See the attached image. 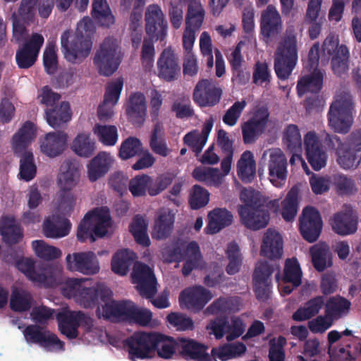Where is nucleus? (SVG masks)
I'll list each match as a JSON object with an SVG mask.
<instances>
[{"mask_svg": "<svg viewBox=\"0 0 361 361\" xmlns=\"http://www.w3.org/2000/svg\"><path fill=\"white\" fill-rule=\"evenodd\" d=\"M95 32V26L90 17H85L77 25L74 35L72 31H64L61 37V51L65 59L73 63H80L90 54Z\"/></svg>", "mask_w": 361, "mask_h": 361, "instance_id": "1", "label": "nucleus"}, {"mask_svg": "<svg viewBox=\"0 0 361 361\" xmlns=\"http://www.w3.org/2000/svg\"><path fill=\"white\" fill-rule=\"evenodd\" d=\"M240 199L243 202V204L238 207L242 225L251 231H259L267 227L270 214L260 192L255 190L244 189L240 192Z\"/></svg>", "mask_w": 361, "mask_h": 361, "instance_id": "2", "label": "nucleus"}, {"mask_svg": "<svg viewBox=\"0 0 361 361\" xmlns=\"http://www.w3.org/2000/svg\"><path fill=\"white\" fill-rule=\"evenodd\" d=\"M326 146L335 149L338 165L344 169L356 168L361 161V129L352 132L343 142L340 137L326 134Z\"/></svg>", "mask_w": 361, "mask_h": 361, "instance_id": "3", "label": "nucleus"}, {"mask_svg": "<svg viewBox=\"0 0 361 361\" xmlns=\"http://www.w3.org/2000/svg\"><path fill=\"white\" fill-rule=\"evenodd\" d=\"M92 284V280L88 278L68 279L65 282L63 292L85 308H97L103 299L104 290L109 288L104 284H97L96 286Z\"/></svg>", "mask_w": 361, "mask_h": 361, "instance_id": "4", "label": "nucleus"}, {"mask_svg": "<svg viewBox=\"0 0 361 361\" xmlns=\"http://www.w3.org/2000/svg\"><path fill=\"white\" fill-rule=\"evenodd\" d=\"M111 216L108 208H95L88 212L80 221L77 231L79 241L85 242L90 240L91 243L96 238L104 237L111 224Z\"/></svg>", "mask_w": 361, "mask_h": 361, "instance_id": "5", "label": "nucleus"}, {"mask_svg": "<svg viewBox=\"0 0 361 361\" xmlns=\"http://www.w3.org/2000/svg\"><path fill=\"white\" fill-rule=\"evenodd\" d=\"M296 36L287 33L279 42L274 54V68L276 76L287 80L296 66L298 59Z\"/></svg>", "mask_w": 361, "mask_h": 361, "instance_id": "6", "label": "nucleus"}, {"mask_svg": "<svg viewBox=\"0 0 361 361\" xmlns=\"http://www.w3.org/2000/svg\"><path fill=\"white\" fill-rule=\"evenodd\" d=\"M354 102L349 92H342L337 94L328 112V121L334 132L345 134L350 130L353 122Z\"/></svg>", "mask_w": 361, "mask_h": 361, "instance_id": "7", "label": "nucleus"}, {"mask_svg": "<svg viewBox=\"0 0 361 361\" xmlns=\"http://www.w3.org/2000/svg\"><path fill=\"white\" fill-rule=\"evenodd\" d=\"M121 62V56L118 52L116 41L112 38H106L94 58L99 73L104 76H110L116 71Z\"/></svg>", "mask_w": 361, "mask_h": 361, "instance_id": "8", "label": "nucleus"}, {"mask_svg": "<svg viewBox=\"0 0 361 361\" xmlns=\"http://www.w3.org/2000/svg\"><path fill=\"white\" fill-rule=\"evenodd\" d=\"M269 115V109L265 106H257L253 109L251 116L241 124L244 144H254L264 133Z\"/></svg>", "mask_w": 361, "mask_h": 361, "instance_id": "9", "label": "nucleus"}, {"mask_svg": "<svg viewBox=\"0 0 361 361\" xmlns=\"http://www.w3.org/2000/svg\"><path fill=\"white\" fill-rule=\"evenodd\" d=\"M102 296L103 299L96 310L97 316L111 322H125L130 300H114L109 288L104 290Z\"/></svg>", "mask_w": 361, "mask_h": 361, "instance_id": "10", "label": "nucleus"}, {"mask_svg": "<svg viewBox=\"0 0 361 361\" xmlns=\"http://www.w3.org/2000/svg\"><path fill=\"white\" fill-rule=\"evenodd\" d=\"M156 332L136 331L124 341L132 361L149 358L153 353Z\"/></svg>", "mask_w": 361, "mask_h": 361, "instance_id": "11", "label": "nucleus"}, {"mask_svg": "<svg viewBox=\"0 0 361 361\" xmlns=\"http://www.w3.org/2000/svg\"><path fill=\"white\" fill-rule=\"evenodd\" d=\"M23 334L28 344H36L47 351L63 350L64 343L47 328L38 324H29Z\"/></svg>", "mask_w": 361, "mask_h": 361, "instance_id": "12", "label": "nucleus"}, {"mask_svg": "<svg viewBox=\"0 0 361 361\" xmlns=\"http://www.w3.org/2000/svg\"><path fill=\"white\" fill-rule=\"evenodd\" d=\"M133 283L142 298L151 299L157 293V281L153 270L146 264L137 262L131 274Z\"/></svg>", "mask_w": 361, "mask_h": 361, "instance_id": "13", "label": "nucleus"}, {"mask_svg": "<svg viewBox=\"0 0 361 361\" xmlns=\"http://www.w3.org/2000/svg\"><path fill=\"white\" fill-rule=\"evenodd\" d=\"M145 32L149 38L155 41H164L167 36L168 23L164 14L158 4L147 6L145 15Z\"/></svg>", "mask_w": 361, "mask_h": 361, "instance_id": "14", "label": "nucleus"}, {"mask_svg": "<svg viewBox=\"0 0 361 361\" xmlns=\"http://www.w3.org/2000/svg\"><path fill=\"white\" fill-rule=\"evenodd\" d=\"M299 221V230L302 238L310 243L317 241L323 226L319 211L314 207H306L302 210Z\"/></svg>", "mask_w": 361, "mask_h": 361, "instance_id": "15", "label": "nucleus"}, {"mask_svg": "<svg viewBox=\"0 0 361 361\" xmlns=\"http://www.w3.org/2000/svg\"><path fill=\"white\" fill-rule=\"evenodd\" d=\"M221 95V88L212 80L201 79L194 88L192 99L200 107H212L219 102Z\"/></svg>", "mask_w": 361, "mask_h": 361, "instance_id": "16", "label": "nucleus"}, {"mask_svg": "<svg viewBox=\"0 0 361 361\" xmlns=\"http://www.w3.org/2000/svg\"><path fill=\"white\" fill-rule=\"evenodd\" d=\"M158 77L166 81L178 79L181 73L179 59L171 47L165 48L160 54L157 62Z\"/></svg>", "mask_w": 361, "mask_h": 361, "instance_id": "17", "label": "nucleus"}, {"mask_svg": "<svg viewBox=\"0 0 361 361\" xmlns=\"http://www.w3.org/2000/svg\"><path fill=\"white\" fill-rule=\"evenodd\" d=\"M56 318L61 334L70 340L75 339L78 336V327L80 324H92L91 318L80 311L60 312L57 314Z\"/></svg>", "mask_w": 361, "mask_h": 361, "instance_id": "18", "label": "nucleus"}, {"mask_svg": "<svg viewBox=\"0 0 361 361\" xmlns=\"http://www.w3.org/2000/svg\"><path fill=\"white\" fill-rule=\"evenodd\" d=\"M44 39L41 34L33 33L16 54V61L18 68L27 69L32 66L37 58Z\"/></svg>", "mask_w": 361, "mask_h": 361, "instance_id": "19", "label": "nucleus"}, {"mask_svg": "<svg viewBox=\"0 0 361 361\" xmlns=\"http://www.w3.org/2000/svg\"><path fill=\"white\" fill-rule=\"evenodd\" d=\"M67 269L92 275L99 272V266L96 255L92 251L68 254L66 257Z\"/></svg>", "mask_w": 361, "mask_h": 361, "instance_id": "20", "label": "nucleus"}, {"mask_svg": "<svg viewBox=\"0 0 361 361\" xmlns=\"http://www.w3.org/2000/svg\"><path fill=\"white\" fill-rule=\"evenodd\" d=\"M273 268L267 262H260L253 273V286L256 298L259 300L266 301L269 298L271 283L270 276Z\"/></svg>", "mask_w": 361, "mask_h": 361, "instance_id": "21", "label": "nucleus"}, {"mask_svg": "<svg viewBox=\"0 0 361 361\" xmlns=\"http://www.w3.org/2000/svg\"><path fill=\"white\" fill-rule=\"evenodd\" d=\"M283 24L281 16L276 8L269 5L262 12L260 19V31L266 42L276 37L281 32Z\"/></svg>", "mask_w": 361, "mask_h": 361, "instance_id": "22", "label": "nucleus"}, {"mask_svg": "<svg viewBox=\"0 0 361 361\" xmlns=\"http://www.w3.org/2000/svg\"><path fill=\"white\" fill-rule=\"evenodd\" d=\"M307 159L314 171H319L326 164L327 155L322 149L315 132H308L304 137Z\"/></svg>", "mask_w": 361, "mask_h": 361, "instance_id": "23", "label": "nucleus"}, {"mask_svg": "<svg viewBox=\"0 0 361 361\" xmlns=\"http://www.w3.org/2000/svg\"><path fill=\"white\" fill-rule=\"evenodd\" d=\"M212 298L209 290L201 286H193L181 291L179 295L180 302H183L188 309L200 311Z\"/></svg>", "mask_w": 361, "mask_h": 361, "instance_id": "24", "label": "nucleus"}, {"mask_svg": "<svg viewBox=\"0 0 361 361\" xmlns=\"http://www.w3.org/2000/svg\"><path fill=\"white\" fill-rule=\"evenodd\" d=\"M178 347V353L188 361H213L206 352L207 347L193 339L179 337Z\"/></svg>", "mask_w": 361, "mask_h": 361, "instance_id": "25", "label": "nucleus"}, {"mask_svg": "<svg viewBox=\"0 0 361 361\" xmlns=\"http://www.w3.org/2000/svg\"><path fill=\"white\" fill-rule=\"evenodd\" d=\"M241 43L239 42L228 56L232 73L231 80L238 85H244L250 79V73L243 68L244 59L241 54Z\"/></svg>", "mask_w": 361, "mask_h": 361, "instance_id": "26", "label": "nucleus"}, {"mask_svg": "<svg viewBox=\"0 0 361 361\" xmlns=\"http://www.w3.org/2000/svg\"><path fill=\"white\" fill-rule=\"evenodd\" d=\"M241 306V299L238 296H221L214 300L204 310L206 315L227 317L237 312Z\"/></svg>", "mask_w": 361, "mask_h": 361, "instance_id": "27", "label": "nucleus"}, {"mask_svg": "<svg viewBox=\"0 0 361 361\" xmlns=\"http://www.w3.org/2000/svg\"><path fill=\"white\" fill-rule=\"evenodd\" d=\"M126 112L133 124L142 126L144 123L147 116V102L143 93L137 92L130 94Z\"/></svg>", "mask_w": 361, "mask_h": 361, "instance_id": "28", "label": "nucleus"}, {"mask_svg": "<svg viewBox=\"0 0 361 361\" xmlns=\"http://www.w3.org/2000/svg\"><path fill=\"white\" fill-rule=\"evenodd\" d=\"M260 255L263 257L279 259L283 255V239L279 232L269 228L263 235Z\"/></svg>", "mask_w": 361, "mask_h": 361, "instance_id": "29", "label": "nucleus"}, {"mask_svg": "<svg viewBox=\"0 0 361 361\" xmlns=\"http://www.w3.org/2000/svg\"><path fill=\"white\" fill-rule=\"evenodd\" d=\"M68 135L63 131L47 133L41 142V151L49 157H56L65 150Z\"/></svg>", "mask_w": 361, "mask_h": 361, "instance_id": "30", "label": "nucleus"}, {"mask_svg": "<svg viewBox=\"0 0 361 361\" xmlns=\"http://www.w3.org/2000/svg\"><path fill=\"white\" fill-rule=\"evenodd\" d=\"M114 159L106 152H99L87 165V175L91 182H95L104 176L109 171Z\"/></svg>", "mask_w": 361, "mask_h": 361, "instance_id": "31", "label": "nucleus"}, {"mask_svg": "<svg viewBox=\"0 0 361 361\" xmlns=\"http://www.w3.org/2000/svg\"><path fill=\"white\" fill-rule=\"evenodd\" d=\"M208 219L209 222L204 228V232L212 235L231 225L233 216L226 208H215L209 212Z\"/></svg>", "mask_w": 361, "mask_h": 361, "instance_id": "32", "label": "nucleus"}, {"mask_svg": "<svg viewBox=\"0 0 361 361\" xmlns=\"http://www.w3.org/2000/svg\"><path fill=\"white\" fill-rule=\"evenodd\" d=\"M331 225L333 231L340 235H348L357 230V219L350 212H338L334 214Z\"/></svg>", "mask_w": 361, "mask_h": 361, "instance_id": "33", "label": "nucleus"}, {"mask_svg": "<svg viewBox=\"0 0 361 361\" xmlns=\"http://www.w3.org/2000/svg\"><path fill=\"white\" fill-rule=\"evenodd\" d=\"M269 174L270 180L276 182L285 181L287 176V160L284 154L279 149L271 152L269 161Z\"/></svg>", "mask_w": 361, "mask_h": 361, "instance_id": "34", "label": "nucleus"}, {"mask_svg": "<svg viewBox=\"0 0 361 361\" xmlns=\"http://www.w3.org/2000/svg\"><path fill=\"white\" fill-rule=\"evenodd\" d=\"M325 73L321 70H314L309 75L301 77L297 83V92L301 97L307 92L319 93L323 86Z\"/></svg>", "mask_w": 361, "mask_h": 361, "instance_id": "35", "label": "nucleus"}, {"mask_svg": "<svg viewBox=\"0 0 361 361\" xmlns=\"http://www.w3.org/2000/svg\"><path fill=\"white\" fill-rule=\"evenodd\" d=\"M45 118L51 127L54 128L63 127L71 119L69 103L62 102L54 107L46 109Z\"/></svg>", "mask_w": 361, "mask_h": 361, "instance_id": "36", "label": "nucleus"}, {"mask_svg": "<svg viewBox=\"0 0 361 361\" xmlns=\"http://www.w3.org/2000/svg\"><path fill=\"white\" fill-rule=\"evenodd\" d=\"M153 353H157L159 357L169 360L179 350V337L174 338L156 332Z\"/></svg>", "mask_w": 361, "mask_h": 361, "instance_id": "37", "label": "nucleus"}, {"mask_svg": "<svg viewBox=\"0 0 361 361\" xmlns=\"http://www.w3.org/2000/svg\"><path fill=\"white\" fill-rule=\"evenodd\" d=\"M62 268L57 264H42L39 267L36 283L44 287H56L62 283Z\"/></svg>", "mask_w": 361, "mask_h": 361, "instance_id": "38", "label": "nucleus"}, {"mask_svg": "<svg viewBox=\"0 0 361 361\" xmlns=\"http://www.w3.org/2000/svg\"><path fill=\"white\" fill-rule=\"evenodd\" d=\"M91 15L100 27L109 28L116 22L106 0H92Z\"/></svg>", "mask_w": 361, "mask_h": 361, "instance_id": "39", "label": "nucleus"}, {"mask_svg": "<svg viewBox=\"0 0 361 361\" xmlns=\"http://www.w3.org/2000/svg\"><path fill=\"white\" fill-rule=\"evenodd\" d=\"M236 171L243 183H249L254 180L256 174V162L252 152L246 150L241 154L237 162Z\"/></svg>", "mask_w": 361, "mask_h": 361, "instance_id": "40", "label": "nucleus"}, {"mask_svg": "<svg viewBox=\"0 0 361 361\" xmlns=\"http://www.w3.org/2000/svg\"><path fill=\"white\" fill-rule=\"evenodd\" d=\"M325 297L317 295L307 300L303 307H299L292 316L294 321L302 322L308 320L320 312L325 306Z\"/></svg>", "mask_w": 361, "mask_h": 361, "instance_id": "41", "label": "nucleus"}, {"mask_svg": "<svg viewBox=\"0 0 361 361\" xmlns=\"http://www.w3.org/2000/svg\"><path fill=\"white\" fill-rule=\"evenodd\" d=\"M351 302L341 295L330 297L325 303L326 316L331 320H338L348 314Z\"/></svg>", "mask_w": 361, "mask_h": 361, "instance_id": "42", "label": "nucleus"}, {"mask_svg": "<svg viewBox=\"0 0 361 361\" xmlns=\"http://www.w3.org/2000/svg\"><path fill=\"white\" fill-rule=\"evenodd\" d=\"M71 230V223L68 219H61L59 216H52L47 219L43 224L45 236L59 238L67 235Z\"/></svg>", "mask_w": 361, "mask_h": 361, "instance_id": "43", "label": "nucleus"}, {"mask_svg": "<svg viewBox=\"0 0 361 361\" xmlns=\"http://www.w3.org/2000/svg\"><path fill=\"white\" fill-rule=\"evenodd\" d=\"M63 171L59 176V185L62 190L71 191L78 183L80 170L73 161H66L62 166Z\"/></svg>", "mask_w": 361, "mask_h": 361, "instance_id": "44", "label": "nucleus"}, {"mask_svg": "<svg viewBox=\"0 0 361 361\" xmlns=\"http://www.w3.org/2000/svg\"><path fill=\"white\" fill-rule=\"evenodd\" d=\"M175 221L174 215L171 212L160 214L154 221V226L152 231V237L155 240H164L171 233Z\"/></svg>", "mask_w": 361, "mask_h": 361, "instance_id": "45", "label": "nucleus"}, {"mask_svg": "<svg viewBox=\"0 0 361 361\" xmlns=\"http://www.w3.org/2000/svg\"><path fill=\"white\" fill-rule=\"evenodd\" d=\"M149 147L154 153L164 157L171 152L164 137L163 125L160 122H157L153 126L149 136Z\"/></svg>", "mask_w": 361, "mask_h": 361, "instance_id": "46", "label": "nucleus"}, {"mask_svg": "<svg viewBox=\"0 0 361 361\" xmlns=\"http://www.w3.org/2000/svg\"><path fill=\"white\" fill-rule=\"evenodd\" d=\"M35 137L34 125L31 121H26L13 137V147L15 152L25 150Z\"/></svg>", "mask_w": 361, "mask_h": 361, "instance_id": "47", "label": "nucleus"}, {"mask_svg": "<svg viewBox=\"0 0 361 361\" xmlns=\"http://www.w3.org/2000/svg\"><path fill=\"white\" fill-rule=\"evenodd\" d=\"M135 255L128 249L121 250L114 254L111 259L112 271L120 276L128 274Z\"/></svg>", "mask_w": 361, "mask_h": 361, "instance_id": "48", "label": "nucleus"}, {"mask_svg": "<svg viewBox=\"0 0 361 361\" xmlns=\"http://www.w3.org/2000/svg\"><path fill=\"white\" fill-rule=\"evenodd\" d=\"M283 141L288 149L293 154L290 161H293V156L302 152V139L298 126L289 124L284 129Z\"/></svg>", "mask_w": 361, "mask_h": 361, "instance_id": "49", "label": "nucleus"}, {"mask_svg": "<svg viewBox=\"0 0 361 361\" xmlns=\"http://www.w3.org/2000/svg\"><path fill=\"white\" fill-rule=\"evenodd\" d=\"M71 149L78 156L89 158L94 154L96 142L89 134L80 133L74 138Z\"/></svg>", "mask_w": 361, "mask_h": 361, "instance_id": "50", "label": "nucleus"}, {"mask_svg": "<svg viewBox=\"0 0 361 361\" xmlns=\"http://www.w3.org/2000/svg\"><path fill=\"white\" fill-rule=\"evenodd\" d=\"M298 197L299 190L296 186H293L282 201L281 216L286 221H292L295 219L298 211Z\"/></svg>", "mask_w": 361, "mask_h": 361, "instance_id": "51", "label": "nucleus"}, {"mask_svg": "<svg viewBox=\"0 0 361 361\" xmlns=\"http://www.w3.org/2000/svg\"><path fill=\"white\" fill-rule=\"evenodd\" d=\"M0 233L4 242L9 245H15L23 237L20 227L16 225L13 219H4L0 226Z\"/></svg>", "mask_w": 361, "mask_h": 361, "instance_id": "52", "label": "nucleus"}, {"mask_svg": "<svg viewBox=\"0 0 361 361\" xmlns=\"http://www.w3.org/2000/svg\"><path fill=\"white\" fill-rule=\"evenodd\" d=\"M312 262L314 269L323 271L331 265V253L327 245H315L310 248Z\"/></svg>", "mask_w": 361, "mask_h": 361, "instance_id": "53", "label": "nucleus"}, {"mask_svg": "<svg viewBox=\"0 0 361 361\" xmlns=\"http://www.w3.org/2000/svg\"><path fill=\"white\" fill-rule=\"evenodd\" d=\"M349 58L348 47L345 44H341L331 61V66L336 75L342 77L347 73L349 68Z\"/></svg>", "mask_w": 361, "mask_h": 361, "instance_id": "54", "label": "nucleus"}, {"mask_svg": "<svg viewBox=\"0 0 361 361\" xmlns=\"http://www.w3.org/2000/svg\"><path fill=\"white\" fill-rule=\"evenodd\" d=\"M205 17V11L200 1H193L188 4L185 16V26L200 30Z\"/></svg>", "mask_w": 361, "mask_h": 361, "instance_id": "55", "label": "nucleus"}, {"mask_svg": "<svg viewBox=\"0 0 361 361\" xmlns=\"http://www.w3.org/2000/svg\"><path fill=\"white\" fill-rule=\"evenodd\" d=\"M32 304V297L30 292L21 289L12 291L10 298L11 309L17 312L28 311Z\"/></svg>", "mask_w": 361, "mask_h": 361, "instance_id": "56", "label": "nucleus"}, {"mask_svg": "<svg viewBox=\"0 0 361 361\" xmlns=\"http://www.w3.org/2000/svg\"><path fill=\"white\" fill-rule=\"evenodd\" d=\"M192 177L207 185L219 186L221 183L222 175L218 169L196 167L192 171Z\"/></svg>", "mask_w": 361, "mask_h": 361, "instance_id": "57", "label": "nucleus"}, {"mask_svg": "<svg viewBox=\"0 0 361 361\" xmlns=\"http://www.w3.org/2000/svg\"><path fill=\"white\" fill-rule=\"evenodd\" d=\"M302 271L296 258L287 259L285 262L283 282L299 286L302 283Z\"/></svg>", "mask_w": 361, "mask_h": 361, "instance_id": "58", "label": "nucleus"}, {"mask_svg": "<svg viewBox=\"0 0 361 361\" xmlns=\"http://www.w3.org/2000/svg\"><path fill=\"white\" fill-rule=\"evenodd\" d=\"M172 254L178 260L194 259L202 262L200 246L196 241H190L186 245L176 246L173 247Z\"/></svg>", "mask_w": 361, "mask_h": 361, "instance_id": "59", "label": "nucleus"}, {"mask_svg": "<svg viewBox=\"0 0 361 361\" xmlns=\"http://www.w3.org/2000/svg\"><path fill=\"white\" fill-rule=\"evenodd\" d=\"M152 319V313L150 310L139 308L133 302L130 301L125 322L145 326L150 323Z\"/></svg>", "mask_w": 361, "mask_h": 361, "instance_id": "60", "label": "nucleus"}, {"mask_svg": "<svg viewBox=\"0 0 361 361\" xmlns=\"http://www.w3.org/2000/svg\"><path fill=\"white\" fill-rule=\"evenodd\" d=\"M94 133L99 141L105 146H114L118 139L117 128L115 126L96 124L93 128Z\"/></svg>", "mask_w": 361, "mask_h": 361, "instance_id": "61", "label": "nucleus"}, {"mask_svg": "<svg viewBox=\"0 0 361 361\" xmlns=\"http://www.w3.org/2000/svg\"><path fill=\"white\" fill-rule=\"evenodd\" d=\"M147 224L142 216H136L130 227L135 242L142 247H149L150 240L147 232Z\"/></svg>", "mask_w": 361, "mask_h": 361, "instance_id": "62", "label": "nucleus"}, {"mask_svg": "<svg viewBox=\"0 0 361 361\" xmlns=\"http://www.w3.org/2000/svg\"><path fill=\"white\" fill-rule=\"evenodd\" d=\"M32 247L37 257L44 260H53L58 259L61 255L60 249L49 245L43 240H34L32 243Z\"/></svg>", "mask_w": 361, "mask_h": 361, "instance_id": "63", "label": "nucleus"}, {"mask_svg": "<svg viewBox=\"0 0 361 361\" xmlns=\"http://www.w3.org/2000/svg\"><path fill=\"white\" fill-rule=\"evenodd\" d=\"M142 145V142L138 138L128 137L122 142L118 151V156L123 160L132 158L140 153Z\"/></svg>", "mask_w": 361, "mask_h": 361, "instance_id": "64", "label": "nucleus"}]
</instances>
